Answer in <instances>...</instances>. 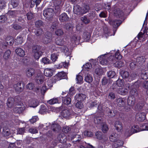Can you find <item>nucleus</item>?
<instances>
[{
    "mask_svg": "<svg viewBox=\"0 0 148 148\" xmlns=\"http://www.w3.org/2000/svg\"><path fill=\"white\" fill-rule=\"evenodd\" d=\"M114 60V58L112 56H110L108 54H104L100 56L98 58V60L99 61L100 63L102 65H105L107 64L108 62V60L110 59Z\"/></svg>",
    "mask_w": 148,
    "mask_h": 148,
    "instance_id": "nucleus-1",
    "label": "nucleus"
},
{
    "mask_svg": "<svg viewBox=\"0 0 148 148\" xmlns=\"http://www.w3.org/2000/svg\"><path fill=\"white\" fill-rule=\"evenodd\" d=\"M43 14L46 19L50 20L53 18L54 15V10L51 8L46 9L44 10Z\"/></svg>",
    "mask_w": 148,
    "mask_h": 148,
    "instance_id": "nucleus-2",
    "label": "nucleus"
},
{
    "mask_svg": "<svg viewBox=\"0 0 148 148\" xmlns=\"http://www.w3.org/2000/svg\"><path fill=\"white\" fill-rule=\"evenodd\" d=\"M33 51L34 57L36 59H38L42 54V52L39 49L38 46H34L33 47Z\"/></svg>",
    "mask_w": 148,
    "mask_h": 148,
    "instance_id": "nucleus-3",
    "label": "nucleus"
},
{
    "mask_svg": "<svg viewBox=\"0 0 148 148\" xmlns=\"http://www.w3.org/2000/svg\"><path fill=\"white\" fill-rule=\"evenodd\" d=\"M52 39V33L48 32L46 33L45 37L42 39V42L44 43H47L51 42Z\"/></svg>",
    "mask_w": 148,
    "mask_h": 148,
    "instance_id": "nucleus-4",
    "label": "nucleus"
},
{
    "mask_svg": "<svg viewBox=\"0 0 148 148\" xmlns=\"http://www.w3.org/2000/svg\"><path fill=\"white\" fill-rule=\"evenodd\" d=\"M71 113V111L68 109H65L63 110L61 112V116L64 118L69 119Z\"/></svg>",
    "mask_w": 148,
    "mask_h": 148,
    "instance_id": "nucleus-5",
    "label": "nucleus"
},
{
    "mask_svg": "<svg viewBox=\"0 0 148 148\" xmlns=\"http://www.w3.org/2000/svg\"><path fill=\"white\" fill-rule=\"evenodd\" d=\"M73 11L75 14L77 15L83 14L82 9L78 5H75L74 6Z\"/></svg>",
    "mask_w": 148,
    "mask_h": 148,
    "instance_id": "nucleus-6",
    "label": "nucleus"
},
{
    "mask_svg": "<svg viewBox=\"0 0 148 148\" xmlns=\"http://www.w3.org/2000/svg\"><path fill=\"white\" fill-rule=\"evenodd\" d=\"M51 129L55 133L59 132L61 130V128L60 125L56 123H53L51 125Z\"/></svg>",
    "mask_w": 148,
    "mask_h": 148,
    "instance_id": "nucleus-7",
    "label": "nucleus"
},
{
    "mask_svg": "<svg viewBox=\"0 0 148 148\" xmlns=\"http://www.w3.org/2000/svg\"><path fill=\"white\" fill-rule=\"evenodd\" d=\"M130 132H128V130L125 131V134H127V132H128L130 136L133 134L136 133L141 131L140 129H139V127L138 126H134L133 127L130 128Z\"/></svg>",
    "mask_w": 148,
    "mask_h": 148,
    "instance_id": "nucleus-8",
    "label": "nucleus"
},
{
    "mask_svg": "<svg viewBox=\"0 0 148 148\" xmlns=\"http://www.w3.org/2000/svg\"><path fill=\"white\" fill-rule=\"evenodd\" d=\"M95 135L97 139L99 140L102 139L101 141L102 143L106 142L108 140V138L106 137H105L104 136L103 137V134L101 132H97L95 133Z\"/></svg>",
    "mask_w": 148,
    "mask_h": 148,
    "instance_id": "nucleus-9",
    "label": "nucleus"
},
{
    "mask_svg": "<svg viewBox=\"0 0 148 148\" xmlns=\"http://www.w3.org/2000/svg\"><path fill=\"white\" fill-rule=\"evenodd\" d=\"M146 114L145 112H139L136 115V118L137 120L140 121H143L146 119Z\"/></svg>",
    "mask_w": 148,
    "mask_h": 148,
    "instance_id": "nucleus-10",
    "label": "nucleus"
},
{
    "mask_svg": "<svg viewBox=\"0 0 148 148\" xmlns=\"http://www.w3.org/2000/svg\"><path fill=\"white\" fill-rule=\"evenodd\" d=\"M25 108L23 103L21 104L18 106L15 107L14 109V111L15 113H20L22 112L25 110Z\"/></svg>",
    "mask_w": 148,
    "mask_h": 148,
    "instance_id": "nucleus-11",
    "label": "nucleus"
},
{
    "mask_svg": "<svg viewBox=\"0 0 148 148\" xmlns=\"http://www.w3.org/2000/svg\"><path fill=\"white\" fill-rule=\"evenodd\" d=\"M29 106L30 107H36L38 104V101L35 99H31L28 101Z\"/></svg>",
    "mask_w": 148,
    "mask_h": 148,
    "instance_id": "nucleus-12",
    "label": "nucleus"
},
{
    "mask_svg": "<svg viewBox=\"0 0 148 148\" xmlns=\"http://www.w3.org/2000/svg\"><path fill=\"white\" fill-rule=\"evenodd\" d=\"M114 126L118 132H121L122 130L123 125L122 123L118 121H116L114 123Z\"/></svg>",
    "mask_w": 148,
    "mask_h": 148,
    "instance_id": "nucleus-13",
    "label": "nucleus"
},
{
    "mask_svg": "<svg viewBox=\"0 0 148 148\" xmlns=\"http://www.w3.org/2000/svg\"><path fill=\"white\" fill-rule=\"evenodd\" d=\"M117 106L120 107H124L125 104V101L123 98H119L116 100Z\"/></svg>",
    "mask_w": 148,
    "mask_h": 148,
    "instance_id": "nucleus-14",
    "label": "nucleus"
},
{
    "mask_svg": "<svg viewBox=\"0 0 148 148\" xmlns=\"http://www.w3.org/2000/svg\"><path fill=\"white\" fill-rule=\"evenodd\" d=\"M69 18L67 14L65 13L61 14L59 16V20L61 22H64L68 21Z\"/></svg>",
    "mask_w": 148,
    "mask_h": 148,
    "instance_id": "nucleus-15",
    "label": "nucleus"
},
{
    "mask_svg": "<svg viewBox=\"0 0 148 148\" xmlns=\"http://www.w3.org/2000/svg\"><path fill=\"white\" fill-rule=\"evenodd\" d=\"M117 92L121 95H125L127 94L128 91L127 88L123 87L118 88L117 90Z\"/></svg>",
    "mask_w": 148,
    "mask_h": 148,
    "instance_id": "nucleus-16",
    "label": "nucleus"
},
{
    "mask_svg": "<svg viewBox=\"0 0 148 148\" xmlns=\"http://www.w3.org/2000/svg\"><path fill=\"white\" fill-rule=\"evenodd\" d=\"M85 81L88 83H90L93 81V78L91 74L88 72H86L85 75Z\"/></svg>",
    "mask_w": 148,
    "mask_h": 148,
    "instance_id": "nucleus-17",
    "label": "nucleus"
},
{
    "mask_svg": "<svg viewBox=\"0 0 148 148\" xmlns=\"http://www.w3.org/2000/svg\"><path fill=\"white\" fill-rule=\"evenodd\" d=\"M75 98L77 101H83L85 100L86 98V95L83 94H77L75 96Z\"/></svg>",
    "mask_w": 148,
    "mask_h": 148,
    "instance_id": "nucleus-18",
    "label": "nucleus"
},
{
    "mask_svg": "<svg viewBox=\"0 0 148 148\" xmlns=\"http://www.w3.org/2000/svg\"><path fill=\"white\" fill-rule=\"evenodd\" d=\"M53 70L51 69L47 68L45 69L44 75L47 77H50L53 75Z\"/></svg>",
    "mask_w": 148,
    "mask_h": 148,
    "instance_id": "nucleus-19",
    "label": "nucleus"
},
{
    "mask_svg": "<svg viewBox=\"0 0 148 148\" xmlns=\"http://www.w3.org/2000/svg\"><path fill=\"white\" fill-rule=\"evenodd\" d=\"M135 102V98L133 96H131L128 97L127 99V104L130 106H134Z\"/></svg>",
    "mask_w": 148,
    "mask_h": 148,
    "instance_id": "nucleus-20",
    "label": "nucleus"
},
{
    "mask_svg": "<svg viewBox=\"0 0 148 148\" xmlns=\"http://www.w3.org/2000/svg\"><path fill=\"white\" fill-rule=\"evenodd\" d=\"M66 136L63 133L59 134L58 137L57 139L59 142L61 143H64L66 141Z\"/></svg>",
    "mask_w": 148,
    "mask_h": 148,
    "instance_id": "nucleus-21",
    "label": "nucleus"
},
{
    "mask_svg": "<svg viewBox=\"0 0 148 148\" xmlns=\"http://www.w3.org/2000/svg\"><path fill=\"white\" fill-rule=\"evenodd\" d=\"M15 52L17 55L21 57H23L25 55V51L20 48H18L15 49Z\"/></svg>",
    "mask_w": 148,
    "mask_h": 148,
    "instance_id": "nucleus-22",
    "label": "nucleus"
},
{
    "mask_svg": "<svg viewBox=\"0 0 148 148\" xmlns=\"http://www.w3.org/2000/svg\"><path fill=\"white\" fill-rule=\"evenodd\" d=\"M25 73L27 77H30L34 75L35 70L32 68H28L26 70Z\"/></svg>",
    "mask_w": 148,
    "mask_h": 148,
    "instance_id": "nucleus-23",
    "label": "nucleus"
},
{
    "mask_svg": "<svg viewBox=\"0 0 148 148\" xmlns=\"http://www.w3.org/2000/svg\"><path fill=\"white\" fill-rule=\"evenodd\" d=\"M114 14L115 16L119 18L122 17L124 14L123 12L119 8H117L114 11Z\"/></svg>",
    "mask_w": 148,
    "mask_h": 148,
    "instance_id": "nucleus-24",
    "label": "nucleus"
},
{
    "mask_svg": "<svg viewBox=\"0 0 148 148\" xmlns=\"http://www.w3.org/2000/svg\"><path fill=\"white\" fill-rule=\"evenodd\" d=\"M14 87L16 90L21 92L23 90V86L21 82H19L14 84Z\"/></svg>",
    "mask_w": 148,
    "mask_h": 148,
    "instance_id": "nucleus-25",
    "label": "nucleus"
},
{
    "mask_svg": "<svg viewBox=\"0 0 148 148\" xmlns=\"http://www.w3.org/2000/svg\"><path fill=\"white\" fill-rule=\"evenodd\" d=\"M123 141L118 140V139L114 142L112 145V147L113 148H116L122 146L123 144Z\"/></svg>",
    "mask_w": 148,
    "mask_h": 148,
    "instance_id": "nucleus-26",
    "label": "nucleus"
},
{
    "mask_svg": "<svg viewBox=\"0 0 148 148\" xmlns=\"http://www.w3.org/2000/svg\"><path fill=\"white\" fill-rule=\"evenodd\" d=\"M6 43L4 45L6 46L8 45H12L14 43L13 38L11 37H7L5 40Z\"/></svg>",
    "mask_w": 148,
    "mask_h": 148,
    "instance_id": "nucleus-27",
    "label": "nucleus"
},
{
    "mask_svg": "<svg viewBox=\"0 0 148 148\" xmlns=\"http://www.w3.org/2000/svg\"><path fill=\"white\" fill-rule=\"evenodd\" d=\"M121 23V21L119 20H115L110 22V25H112L114 27H118Z\"/></svg>",
    "mask_w": 148,
    "mask_h": 148,
    "instance_id": "nucleus-28",
    "label": "nucleus"
},
{
    "mask_svg": "<svg viewBox=\"0 0 148 148\" xmlns=\"http://www.w3.org/2000/svg\"><path fill=\"white\" fill-rule=\"evenodd\" d=\"M23 42V39L21 36H18L15 40V44L17 45L21 44Z\"/></svg>",
    "mask_w": 148,
    "mask_h": 148,
    "instance_id": "nucleus-29",
    "label": "nucleus"
},
{
    "mask_svg": "<svg viewBox=\"0 0 148 148\" xmlns=\"http://www.w3.org/2000/svg\"><path fill=\"white\" fill-rule=\"evenodd\" d=\"M14 104V100L12 97H9L8 99L7 103L8 106L9 108H11Z\"/></svg>",
    "mask_w": 148,
    "mask_h": 148,
    "instance_id": "nucleus-30",
    "label": "nucleus"
},
{
    "mask_svg": "<svg viewBox=\"0 0 148 148\" xmlns=\"http://www.w3.org/2000/svg\"><path fill=\"white\" fill-rule=\"evenodd\" d=\"M2 133L5 136H8L11 134L10 130L6 127L3 128Z\"/></svg>",
    "mask_w": 148,
    "mask_h": 148,
    "instance_id": "nucleus-31",
    "label": "nucleus"
},
{
    "mask_svg": "<svg viewBox=\"0 0 148 148\" xmlns=\"http://www.w3.org/2000/svg\"><path fill=\"white\" fill-rule=\"evenodd\" d=\"M118 136L117 134L112 133L110 136V140L111 141L114 142L118 139Z\"/></svg>",
    "mask_w": 148,
    "mask_h": 148,
    "instance_id": "nucleus-32",
    "label": "nucleus"
},
{
    "mask_svg": "<svg viewBox=\"0 0 148 148\" xmlns=\"http://www.w3.org/2000/svg\"><path fill=\"white\" fill-rule=\"evenodd\" d=\"M45 80V77L42 75H38L36 77V82L38 84H41L43 83Z\"/></svg>",
    "mask_w": 148,
    "mask_h": 148,
    "instance_id": "nucleus-33",
    "label": "nucleus"
},
{
    "mask_svg": "<svg viewBox=\"0 0 148 148\" xmlns=\"http://www.w3.org/2000/svg\"><path fill=\"white\" fill-rule=\"evenodd\" d=\"M121 74L123 78L125 79H126L128 81L129 74L127 71H122L121 72Z\"/></svg>",
    "mask_w": 148,
    "mask_h": 148,
    "instance_id": "nucleus-34",
    "label": "nucleus"
},
{
    "mask_svg": "<svg viewBox=\"0 0 148 148\" xmlns=\"http://www.w3.org/2000/svg\"><path fill=\"white\" fill-rule=\"evenodd\" d=\"M36 91L37 93L40 92L42 94H44L46 90V88L45 86L44 85L41 88H37Z\"/></svg>",
    "mask_w": 148,
    "mask_h": 148,
    "instance_id": "nucleus-35",
    "label": "nucleus"
},
{
    "mask_svg": "<svg viewBox=\"0 0 148 148\" xmlns=\"http://www.w3.org/2000/svg\"><path fill=\"white\" fill-rule=\"evenodd\" d=\"M71 139L73 142H77L81 139V136L78 134H74L72 135Z\"/></svg>",
    "mask_w": 148,
    "mask_h": 148,
    "instance_id": "nucleus-36",
    "label": "nucleus"
},
{
    "mask_svg": "<svg viewBox=\"0 0 148 148\" xmlns=\"http://www.w3.org/2000/svg\"><path fill=\"white\" fill-rule=\"evenodd\" d=\"M141 77L142 79L146 80L148 78V70L143 71L141 74Z\"/></svg>",
    "mask_w": 148,
    "mask_h": 148,
    "instance_id": "nucleus-37",
    "label": "nucleus"
},
{
    "mask_svg": "<svg viewBox=\"0 0 148 148\" xmlns=\"http://www.w3.org/2000/svg\"><path fill=\"white\" fill-rule=\"evenodd\" d=\"M116 84L119 87H123L124 86V81L123 79H119L116 81Z\"/></svg>",
    "mask_w": 148,
    "mask_h": 148,
    "instance_id": "nucleus-38",
    "label": "nucleus"
},
{
    "mask_svg": "<svg viewBox=\"0 0 148 148\" xmlns=\"http://www.w3.org/2000/svg\"><path fill=\"white\" fill-rule=\"evenodd\" d=\"M71 99L70 97L64 98L62 99L63 103L66 105H69L71 102Z\"/></svg>",
    "mask_w": 148,
    "mask_h": 148,
    "instance_id": "nucleus-39",
    "label": "nucleus"
},
{
    "mask_svg": "<svg viewBox=\"0 0 148 148\" xmlns=\"http://www.w3.org/2000/svg\"><path fill=\"white\" fill-rule=\"evenodd\" d=\"M56 44L59 45H62L64 44V42L62 38H57L56 40Z\"/></svg>",
    "mask_w": 148,
    "mask_h": 148,
    "instance_id": "nucleus-40",
    "label": "nucleus"
},
{
    "mask_svg": "<svg viewBox=\"0 0 148 148\" xmlns=\"http://www.w3.org/2000/svg\"><path fill=\"white\" fill-rule=\"evenodd\" d=\"M18 0H11V4L13 8L17 7L19 4Z\"/></svg>",
    "mask_w": 148,
    "mask_h": 148,
    "instance_id": "nucleus-41",
    "label": "nucleus"
},
{
    "mask_svg": "<svg viewBox=\"0 0 148 148\" xmlns=\"http://www.w3.org/2000/svg\"><path fill=\"white\" fill-rule=\"evenodd\" d=\"M80 38L77 36L76 34L73 35L71 38V41L72 42H75L76 41H77L80 40Z\"/></svg>",
    "mask_w": 148,
    "mask_h": 148,
    "instance_id": "nucleus-42",
    "label": "nucleus"
},
{
    "mask_svg": "<svg viewBox=\"0 0 148 148\" xmlns=\"http://www.w3.org/2000/svg\"><path fill=\"white\" fill-rule=\"evenodd\" d=\"M16 12V11H9L7 14L10 18L14 17Z\"/></svg>",
    "mask_w": 148,
    "mask_h": 148,
    "instance_id": "nucleus-43",
    "label": "nucleus"
},
{
    "mask_svg": "<svg viewBox=\"0 0 148 148\" xmlns=\"http://www.w3.org/2000/svg\"><path fill=\"white\" fill-rule=\"evenodd\" d=\"M101 121V118L99 116H96L95 117L94 119V122L95 123L97 124L100 123Z\"/></svg>",
    "mask_w": 148,
    "mask_h": 148,
    "instance_id": "nucleus-44",
    "label": "nucleus"
},
{
    "mask_svg": "<svg viewBox=\"0 0 148 148\" xmlns=\"http://www.w3.org/2000/svg\"><path fill=\"white\" fill-rule=\"evenodd\" d=\"M47 110L46 107L44 105L41 106L39 112L41 114H44L47 112Z\"/></svg>",
    "mask_w": 148,
    "mask_h": 148,
    "instance_id": "nucleus-45",
    "label": "nucleus"
},
{
    "mask_svg": "<svg viewBox=\"0 0 148 148\" xmlns=\"http://www.w3.org/2000/svg\"><path fill=\"white\" fill-rule=\"evenodd\" d=\"M66 75L65 73L63 71L60 72L58 73L55 76L56 78L57 77L60 78V79L61 78L64 77Z\"/></svg>",
    "mask_w": 148,
    "mask_h": 148,
    "instance_id": "nucleus-46",
    "label": "nucleus"
},
{
    "mask_svg": "<svg viewBox=\"0 0 148 148\" xmlns=\"http://www.w3.org/2000/svg\"><path fill=\"white\" fill-rule=\"evenodd\" d=\"M11 51L10 50H7L3 56L5 60L8 59L10 57Z\"/></svg>",
    "mask_w": 148,
    "mask_h": 148,
    "instance_id": "nucleus-47",
    "label": "nucleus"
},
{
    "mask_svg": "<svg viewBox=\"0 0 148 148\" xmlns=\"http://www.w3.org/2000/svg\"><path fill=\"white\" fill-rule=\"evenodd\" d=\"M123 65V63L122 61H116V62L114 63V65L115 67L118 68H120Z\"/></svg>",
    "mask_w": 148,
    "mask_h": 148,
    "instance_id": "nucleus-48",
    "label": "nucleus"
},
{
    "mask_svg": "<svg viewBox=\"0 0 148 148\" xmlns=\"http://www.w3.org/2000/svg\"><path fill=\"white\" fill-rule=\"evenodd\" d=\"M81 20L85 24H88L89 23L90 21L86 16H84L81 18Z\"/></svg>",
    "mask_w": 148,
    "mask_h": 148,
    "instance_id": "nucleus-49",
    "label": "nucleus"
},
{
    "mask_svg": "<svg viewBox=\"0 0 148 148\" xmlns=\"http://www.w3.org/2000/svg\"><path fill=\"white\" fill-rule=\"evenodd\" d=\"M58 102L57 98H53L48 101V103L50 104H53L57 103Z\"/></svg>",
    "mask_w": 148,
    "mask_h": 148,
    "instance_id": "nucleus-50",
    "label": "nucleus"
},
{
    "mask_svg": "<svg viewBox=\"0 0 148 148\" xmlns=\"http://www.w3.org/2000/svg\"><path fill=\"white\" fill-rule=\"evenodd\" d=\"M83 67L84 69L88 71L91 68V65L89 63H87L83 66Z\"/></svg>",
    "mask_w": 148,
    "mask_h": 148,
    "instance_id": "nucleus-51",
    "label": "nucleus"
},
{
    "mask_svg": "<svg viewBox=\"0 0 148 148\" xmlns=\"http://www.w3.org/2000/svg\"><path fill=\"white\" fill-rule=\"evenodd\" d=\"M141 131L144 130H148V123L142 124L140 128Z\"/></svg>",
    "mask_w": 148,
    "mask_h": 148,
    "instance_id": "nucleus-52",
    "label": "nucleus"
},
{
    "mask_svg": "<svg viewBox=\"0 0 148 148\" xmlns=\"http://www.w3.org/2000/svg\"><path fill=\"white\" fill-rule=\"evenodd\" d=\"M35 24L36 27H39L43 26V23L42 21L39 20L36 22Z\"/></svg>",
    "mask_w": 148,
    "mask_h": 148,
    "instance_id": "nucleus-53",
    "label": "nucleus"
},
{
    "mask_svg": "<svg viewBox=\"0 0 148 148\" xmlns=\"http://www.w3.org/2000/svg\"><path fill=\"white\" fill-rule=\"evenodd\" d=\"M145 61V58L143 56L138 57L136 59V61L138 63L144 62Z\"/></svg>",
    "mask_w": 148,
    "mask_h": 148,
    "instance_id": "nucleus-54",
    "label": "nucleus"
},
{
    "mask_svg": "<svg viewBox=\"0 0 148 148\" xmlns=\"http://www.w3.org/2000/svg\"><path fill=\"white\" fill-rule=\"evenodd\" d=\"M5 3L4 1H0V12L2 10L4 9L6 7Z\"/></svg>",
    "mask_w": 148,
    "mask_h": 148,
    "instance_id": "nucleus-55",
    "label": "nucleus"
},
{
    "mask_svg": "<svg viewBox=\"0 0 148 148\" xmlns=\"http://www.w3.org/2000/svg\"><path fill=\"white\" fill-rule=\"evenodd\" d=\"M76 79L77 83H81L83 81L82 77L80 75H77Z\"/></svg>",
    "mask_w": 148,
    "mask_h": 148,
    "instance_id": "nucleus-56",
    "label": "nucleus"
},
{
    "mask_svg": "<svg viewBox=\"0 0 148 148\" xmlns=\"http://www.w3.org/2000/svg\"><path fill=\"white\" fill-rule=\"evenodd\" d=\"M108 125L106 124H103L102 127V130L103 132L105 133H106L108 130Z\"/></svg>",
    "mask_w": 148,
    "mask_h": 148,
    "instance_id": "nucleus-57",
    "label": "nucleus"
},
{
    "mask_svg": "<svg viewBox=\"0 0 148 148\" xmlns=\"http://www.w3.org/2000/svg\"><path fill=\"white\" fill-rule=\"evenodd\" d=\"M57 26V23L56 22H53L52 23V24L51 26L50 27L51 30L52 31H53L54 30L56 29Z\"/></svg>",
    "mask_w": 148,
    "mask_h": 148,
    "instance_id": "nucleus-58",
    "label": "nucleus"
},
{
    "mask_svg": "<svg viewBox=\"0 0 148 148\" xmlns=\"http://www.w3.org/2000/svg\"><path fill=\"white\" fill-rule=\"evenodd\" d=\"M136 76V75L134 73H132L129 75L128 79V81L131 82L132 80L134 79Z\"/></svg>",
    "mask_w": 148,
    "mask_h": 148,
    "instance_id": "nucleus-59",
    "label": "nucleus"
},
{
    "mask_svg": "<svg viewBox=\"0 0 148 148\" xmlns=\"http://www.w3.org/2000/svg\"><path fill=\"white\" fill-rule=\"evenodd\" d=\"M42 62L45 64H49L51 63L50 60L46 57L42 58Z\"/></svg>",
    "mask_w": 148,
    "mask_h": 148,
    "instance_id": "nucleus-60",
    "label": "nucleus"
},
{
    "mask_svg": "<svg viewBox=\"0 0 148 148\" xmlns=\"http://www.w3.org/2000/svg\"><path fill=\"white\" fill-rule=\"evenodd\" d=\"M29 131L32 134H35L38 133V131L35 127H32L29 129Z\"/></svg>",
    "mask_w": 148,
    "mask_h": 148,
    "instance_id": "nucleus-61",
    "label": "nucleus"
},
{
    "mask_svg": "<svg viewBox=\"0 0 148 148\" xmlns=\"http://www.w3.org/2000/svg\"><path fill=\"white\" fill-rule=\"evenodd\" d=\"M34 84L32 83H28L26 86V88L29 90H32L34 87Z\"/></svg>",
    "mask_w": 148,
    "mask_h": 148,
    "instance_id": "nucleus-62",
    "label": "nucleus"
},
{
    "mask_svg": "<svg viewBox=\"0 0 148 148\" xmlns=\"http://www.w3.org/2000/svg\"><path fill=\"white\" fill-rule=\"evenodd\" d=\"M7 17L3 15L0 16V22L4 23L7 20Z\"/></svg>",
    "mask_w": 148,
    "mask_h": 148,
    "instance_id": "nucleus-63",
    "label": "nucleus"
},
{
    "mask_svg": "<svg viewBox=\"0 0 148 148\" xmlns=\"http://www.w3.org/2000/svg\"><path fill=\"white\" fill-rule=\"evenodd\" d=\"M115 75V72L113 71H110L108 73V77L111 78H113Z\"/></svg>",
    "mask_w": 148,
    "mask_h": 148,
    "instance_id": "nucleus-64",
    "label": "nucleus"
}]
</instances>
